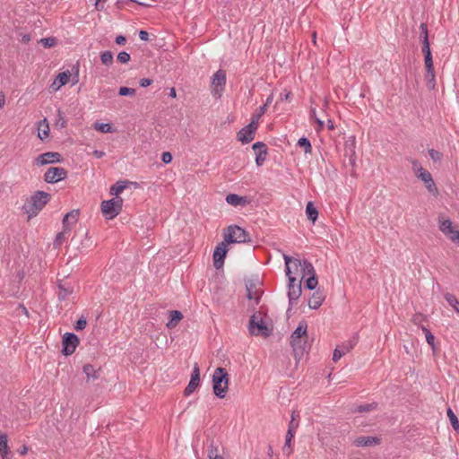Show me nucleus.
Instances as JSON below:
<instances>
[{
	"label": "nucleus",
	"mask_w": 459,
	"mask_h": 459,
	"mask_svg": "<svg viewBox=\"0 0 459 459\" xmlns=\"http://www.w3.org/2000/svg\"><path fill=\"white\" fill-rule=\"evenodd\" d=\"M51 198L50 194L44 191H36L25 201L22 211L26 215V221L30 222L43 210Z\"/></svg>",
	"instance_id": "obj_1"
},
{
	"label": "nucleus",
	"mask_w": 459,
	"mask_h": 459,
	"mask_svg": "<svg viewBox=\"0 0 459 459\" xmlns=\"http://www.w3.org/2000/svg\"><path fill=\"white\" fill-rule=\"evenodd\" d=\"M289 281H302L307 273H312V264L307 261L284 256Z\"/></svg>",
	"instance_id": "obj_2"
},
{
	"label": "nucleus",
	"mask_w": 459,
	"mask_h": 459,
	"mask_svg": "<svg viewBox=\"0 0 459 459\" xmlns=\"http://www.w3.org/2000/svg\"><path fill=\"white\" fill-rule=\"evenodd\" d=\"M212 386L213 394L220 398H226L230 391V375L225 368L218 367L212 376Z\"/></svg>",
	"instance_id": "obj_3"
},
{
	"label": "nucleus",
	"mask_w": 459,
	"mask_h": 459,
	"mask_svg": "<svg viewBox=\"0 0 459 459\" xmlns=\"http://www.w3.org/2000/svg\"><path fill=\"white\" fill-rule=\"evenodd\" d=\"M273 328L270 317L261 311L254 313L249 321V331L251 334L256 336H268Z\"/></svg>",
	"instance_id": "obj_4"
},
{
	"label": "nucleus",
	"mask_w": 459,
	"mask_h": 459,
	"mask_svg": "<svg viewBox=\"0 0 459 459\" xmlns=\"http://www.w3.org/2000/svg\"><path fill=\"white\" fill-rule=\"evenodd\" d=\"M412 171L414 176L423 184L427 191L432 195H437L438 189L432 178L431 173L425 169L420 162H412Z\"/></svg>",
	"instance_id": "obj_5"
},
{
	"label": "nucleus",
	"mask_w": 459,
	"mask_h": 459,
	"mask_svg": "<svg viewBox=\"0 0 459 459\" xmlns=\"http://www.w3.org/2000/svg\"><path fill=\"white\" fill-rule=\"evenodd\" d=\"M439 231L450 242L459 246V224L455 223L446 215H441L437 220Z\"/></svg>",
	"instance_id": "obj_6"
},
{
	"label": "nucleus",
	"mask_w": 459,
	"mask_h": 459,
	"mask_svg": "<svg viewBox=\"0 0 459 459\" xmlns=\"http://www.w3.org/2000/svg\"><path fill=\"white\" fill-rule=\"evenodd\" d=\"M123 205L124 199L109 197L101 201L100 211L104 219L112 221L122 212Z\"/></svg>",
	"instance_id": "obj_7"
},
{
	"label": "nucleus",
	"mask_w": 459,
	"mask_h": 459,
	"mask_svg": "<svg viewBox=\"0 0 459 459\" xmlns=\"http://www.w3.org/2000/svg\"><path fill=\"white\" fill-rule=\"evenodd\" d=\"M223 240L228 244H243L249 240V234L238 225H230L222 231Z\"/></svg>",
	"instance_id": "obj_8"
},
{
	"label": "nucleus",
	"mask_w": 459,
	"mask_h": 459,
	"mask_svg": "<svg viewBox=\"0 0 459 459\" xmlns=\"http://www.w3.org/2000/svg\"><path fill=\"white\" fill-rule=\"evenodd\" d=\"M64 158L61 153L57 152H47L39 154L33 160V165L37 168L57 164L63 162Z\"/></svg>",
	"instance_id": "obj_9"
},
{
	"label": "nucleus",
	"mask_w": 459,
	"mask_h": 459,
	"mask_svg": "<svg viewBox=\"0 0 459 459\" xmlns=\"http://www.w3.org/2000/svg\"><path fill=\"white\" fill-rule=\"evenodd\" d=\"M259 117H255L251 120V122L245 127H243L237 134V139L242 144H247L251 143L255 134V131L258 126Z\"/></svg>",
	"instance_id": "obj_10"
},
{
	"label": "nucleus",
	"mask_w": 459,
	"mask_h": 459,
	"mask_svg": "<svg viewBox=\"0 0 459 459\" xmlns=\"http://www.w3.org/2000/svg\"><path fill=\"white\" fill-rule=\"evenodd\" d=\"M62 354L65 357L71 356L80 344V339L73 333H65L62 335Z\"/></svg>",
	"instance_id": "obj_11"
},
{
	"label": "nucleus",
	"mask_w": 459,
	"mask_h": 459,
	"mask_svg": "<svg viewBox=\"0 0 459 459\" xmlns=\"http://www.w3.org/2000/svg\"><path fill=\"white\" fill-rule=\"evenodd\" d=\"M307 325L300 324L291 335V345L296 351H303L307 343Z\"/></svg>",
	"instance_id": "obj_12"
},
{
	"label": "nucleus",
	"mask_w": 459,
	"mask_h": 459,
	"mask_svg": "<svg viewBox=\"0 0 459 459\" xmlns=\"http://www.w3.org/2000/svg\"><path fill=\"white\" fill-rule=\"evenodd\" d=\"M226 73L222 70L217 71L212 78L211 91L214 97L220 98L225 88Z\"/></svg>",
	"instance_id": "obj_13"
},
{
	"label": "nucleus",
	"mask_w": 459,
	"mask_h": 459,
	"mask_svg": "<svg viewBox=\"0 0 459 459\" xmlns=\"http://www.w3.org/2000/svg\"><path fill=\"white\" fill-rule=\"evenodd\" d=\"M67 177V171L64 168L50 167L44 174V181L48 184L57 183Z\"/></svg>",
	"instance_id": "obj_14"
},
{
	"label": "nucleus",
	"mask_w": 459,
	"mask_h": 459,
	"mask_svg": "<svg viewBox=\"0 0 459 459\" xmlns=\"http://www.w3.org/2000/svg\"><path fill=\"white\" fill-rule=\"evenodd\" d=\"M422 52H423L424 57H425L424 63H425V68H426L427 74L430 77V80L433 81L435 79V70H434L433 59H432L431 51H430L429 43L428 40L427 34L424 37Z\"/></svg>",
	"instance_id": "obj_15"
},
{
	"label": "nucleus",
	"mask_w": 459,
	"mask_h": 459,
	"mask_svg": "<svg viewBox=\"0 0 459 459\" xmlns=\"http://www.w3.org/2000/svg\"><path fill=\"white\" fill-rule=\"evenodd\" d=\"M230 244L226 241L222 240L220 242L214 249L212 259L213 265L215 268L220 269L222 267L224 264V258L226 257L227 253L229 252Z\"/></svg>",
	"instance_id": "obj_16"
},
{
	"label": "nucleus",
	"mask_w": 459,
	"mask_h": 459,
	"mask_svg": "<svg viewBox=\"0 0 459 459\" xmlns=\"http://www.w3.org/2000/svg\"><path fill=\"white\" fill-rule=\"evenodd\" d=\"M72 78L70 70H65L58 73L49 85L51 92H57L63 86L66 85Z\"/></svg>",
	"instance_id": "obj_17"
},
{
	"label": "nucleus",
	"mask_w": 459,
	"mask_h": 459,
	"mask_svg": "<svg viewBox=\"0 0 459 459\" xmlns=\"http://www.w3.org/2000/svg\"><path fill=\"white\" fill-rule=\"evenodd\" d=\"M252 151L255 155V165L257 167L263 166L268 156L267 146L262 142H257L252 145Z\"/></svg>",
	"instance_id": "obj_18"
},
{
	"label": "nucleus",
	"mask_w": 459,
	"mask_h": 459,
	"mask_svg": "<svg viewBox=\"0 0 459 459\" xmlns=\"http://www.w3.org/2000/svg\"><path fill=\"white\" fill-rule=\"evenodd\" d=\"M82 372L85 376V381L88 384L96 382L101 374V368L91 363H85L82 366Z\"/></svg>",
	"instance_id": "obj_19"
},
{
	"label": "nucleus",
	"mask_w": 459,
	"mask_h": 459,
	"mask_svg": "<svg viewBox=\"0 0 459 459\" xmlns=\"http://www.w3.org/2000/svg\"><path fill=\"white\" fill-rule=\"evenodd\" d=\"M131 183L128 180H118L109 186L108 193L114 199H123L121 195L129 186Z\"/></svg>",
	"instance_id": "obj_20"
},
{
	"label": "nucleus",
	"mask_w": 459,
	"mask_h": 459,
	"mask_svg": "<svg viewBox=\"0 0 459 459\" xmlns=\"http://www.w3.org/2000/svg\"><path fill=\"white\" fill-rule=\"evenodd\" d=\"M226 203L233 207H246L251 204V199L246 195L229 194L226 196Z\"/></svg>",
	"instance_id": "obj_21"
},
{
	"label": "nucleus",
	"mask_w": 459,
	"mask_h": 459,
	"mask_svg": "<svg viewBox=\"0 0 459 459\" xmlns=\"http://www.w3.org/2000/svg\"><path fill=\"white\" fill-rule=\"evenodd\" d=\"M380 444V438L374 436H359L353 440L356 447H372Z\"/></svg>",
	"instance_id": "obj_22"
},
{
	"label": "nucleus",
	"mask_w": 459,
	"mask_h": 459,
	"mask_svg": "<svg viewBox=\"0 0 459 459\" xmlns=\"http://www.w3.org/2000/svg\"><path fill=\"white\" fill-rule=\"evenodd\" d=\"M302 289H301V281H289L288 285V298L290 300V304L295 303L299 298L301 296Z\"/></svg>",
	"instance_id": "obj_23"
},
{
	"label": "nucleus",
	"mask_w": 459,
	"mask_h": 459,
	"mask_svg": "<svg viewBox=\"0 0 459 459\" xmlns=\"http://www.w3.org/2000/svg\"><path fill=\"white\" fill-rule=\"evenodd\" d=\"M200 383V370L198 367H195L191 379L185 388L184 394L185 396L190 395L199 385Z\"/></svg>",
	"instance_id": "obj_24"
},
{
	"label": "nucleus",
	"mask_w": 459,
	"mask_h": 459,
	"mask_svg": "<svg viewBox=\"0 0 459 459\" xmlns=\"http://www.w3.org/2000/svg\"><path fill=\"white\" fill-rule=\"evenodd\" d=\"M50 126L47 118L40 120L37 124V136L41 140L45 141L49 137Z\"/></svg>",
	"instance_id": "obj_25"
},
{
	"label": "nucleus",
	"mask_w": 459,
	"mask_h": 459,
	"mask_svg": "<svg viewBox=\"0 0 459 459\" xmlns=\"http://www.w3.org/2000/svg\"><path fill=\"white\" fill-rule=\"evenodd\" d=\"M325 300V297L322 292L315 291L307 300V306L311 309L319 308Z\"/></svg>",
	"instance_id": "obj_26"
},
{
	"label": "nucleus",
	"mask_w": 459,
	"mask_h": 459,
	"mask_svg": "<svg viewBox=\"0 0 459 459\" xmlns=\"http://www.w3.org/2000/svg\"><path fill=\"white\" fill-rule=\"evenodd\" d=\"M247 298L249 299H254L255 301H257L259 299L260 296L263 293L262 290L258 287V284L254 281H250L247 285Z\"/></svg>",
	"instance_id": "obj_27"
},
{
	"label": "nucleus",
	"mask_w": 459,
	"mask_h": 459,
	"mask_svg": "<svg viewBox=\"0 0 459 459\" xmlns=\"http://www.w3.org/2000/svg\"><path fill=\"white\" fill-rule=\"evenodd\" d=\"M169 321L166 324V326L169 329L175 328L179 322L183 319V315L180 311L172 310L169 314Z\"/></svg>",
	"instance_id": "obj_28"
},
{
	"label": "nucleus",
	"mask_w": 459,
	"mask_h": 459,
	"mask_svg": "<svg viewBox=\"0 0 459 459\" xmlns=\"http://www.w3.org/2000/svg\"><path fill=\"white\" fill-rule=\"evenodd\" d=\"M306 213L308 220H310L313 223L316 221L318 216V211L312 202H308L307 204Z\"/></svg>",
	"instance_id": "obj_29"
},
{
	"label": "nucleus",
	"mask_w": 459,
	"mask_h": 459,
	"mask_svg": "<svg viewBox=\"0 0 459 459\" xmlns=\"http://www.w3.org/2000/svg\"><path fill=\"white\" fill-rule=\"evenodd\" d=\"M9 453L8 439L4 434L0 435V455L3 459H5Z\"/></svg>",
	"instance_id": "obj_30"
},
{
	"label": "nucleus",
	"mask_w": 459,
	"mask_h": 459,
	"mask_svg": "<svg viewBox=\"0 0 459 459\" xmlns=\"http://www.w3.org/2000/svg\"><path fill=\"white\" fill-rule=\"evenodd\" d=\"M93 127L96 131L103 134L114 133L116 131L113 126L108 123H95Z\"/></svg>",
	"instance_id": "obj_31"
},
{
	"label": "nucleus",
	"mask_w": 459,
	"mask_h": 459,
	"mask_svg": "<svg viewBox=\"0 0 459 459\" xmlns=\"http://www.w3.org/2000/svg\"><path fill=\"white\" fill-rule=\"evenodd\" d=\"M79 216V211L74 210L68 212L64 218V224L66 226H72L75 223Z\"/></svg>",
	"instance_id": "obj_32"
},
{
	"label": "nucleus",
	"mask_w": 459,
	"mask_h": 459,
	"mask_svg": "<svg viewBox=\"0 0 459 459\" xmlns=\"http://www.w3.org/2000/svg\"><path fill=\"white\" fill-rule=\"evenodd\" d=\"M307 280H306V287L309 290H314L317 285V280L315 275V270L312 266V273L306 274Z\"/></svg>",
	"instance_id": "obj_33"
},
{
	"label": "nucleus",
	"mask_w": 459,
	"mask_h": 459,
	"mask_svg": "<svg viewBox=\"0 0 459 459\" xmlns=\"http://www.w3.org/2000/svg\"><path fill=\"white\" fill-rule=\"evenodd\" d=\"M101 64L106 66H109L113 64L114 57L110 51H103L100 55Z\"/></svg>",
	"instance_id": "obj_34"
},
{
	"label": "nucleus",
	"mask_w": 459,
	"mask_h": 459,
	"mask_svg": "<svg viewBox=\"0 0 459 459\" xmlns=\"http://www.w3.org/2000/svg\"><path fill=\"white\" fill-rule=\"evenodd\" d=\"M130 3H137L139 4L144 5V6H150V4H145L143 2H138L137 0H117L116 6L122 10L129 5Z\"/></svg>",
	"instance_id": "obj_35"
},
{
	"label": "nucleus",
	"mask_w": 459,
	"mask_h": 459,
	"mask_svg": "<svg viewBox=\"0 0 459 459\" xmlns=\"http://www.w3.org/2000/svg\"><path fill=\"white\" fill-rule=\"evenodd\" d=\"M446 414L454 429L459 431V421L456 415L451 409L447 410Z\"/></svg>",
	"instance_id": "obj_36"
},
{
	"label": "nucleus",
	"mask_w": 459,
	"mask_h": 459,
	"mask_svg": "<svg viewBox=\"0 0 459 459\" xmlns=\"http://www.w3.org/2000/svg\"><path fill=\"white\" fill-rule=\"evenodd\" d=\"M39 42L45 48H51L57 45V40L54 37L41 39Z\"/></svg>",
	"instance_id": "obj_37"
},
{
	"label": "nucleus",
	"mask_w": 459,
	"mask_h": 459,
	"mask_svg": "<svg viewBox=\"0 0 459 459\" xmlns=\"http://www.w3.org/2000/svg\"><path fill=\"white\" fill-rule=\"evenodd\" d=\"M298 144L299 147L304 149L306 154H311L312 146L310 144V142L307 138H300L298 142Z\"/></svg>",
	"instance_id": "obj_38"
},
{
	"label": "nucleus",
	"mask_w": 459,
	"mask_h": 459,
	"mask_svg": "<svg viewBox=\"0 0 459 459\" xmlns=\"http://www.w3.org/2000/svg\"><path fill=\"white\" fill-rule=\"evenodd\" d=\"M119 95L120 96H134L135 90L133 88H128V87H121L119 89Z\"/></svg>",
	"instance_id": "obj_39"
},
{
	"label": "nucleus",
	"mask_w": 459,
	"mask_h": 459,
	"mask_svg": "<svg viewBox=\"0 0 459 459\" xmlns=\"http://www.w3.org/2000/svg\"><path fill=\"white\" fill-rule=\"evenodd\" d=\"M117 58L118 62L122 64H127L130 61V55L126 52H120Z\"/></svg>",
	"instance_id": "obj_40"
},
{
	"label": "nucleus",
	"mask_w": 459,
	"mask_h": 459,
	"mask_svg": "<svg viewBox=\"0 0 459 459\" xmlns=\"http://www.w3.org/2000/svg\"><path fill=\"white\" fill-rule=\"evenodd\" d=\"M429 155L433 161H439L442 158V154L435 150H429Z\"/></svg>",
	"instance_id": "obj_41"
},
{
	"label": "nucleus",
	"mask_w": 459,
	"mask_h": 459,
	"mask_svg": "<svg viewBox=\"0 0 459 459\" xmlns=\"http://www.w3.org/2000/svg\"><path fill=\"white\" fill-rule=\"evenodd\" d=\"M446 299L447 303L454 308L459 304V301L454 296L446 295Z\"/></svg>",
	"instance_id": "obj_42"
},
{
	"label": "nucleus",
	"mask_w": 459,
	"mask_h": 459,
	"mask_svg": "<svg viewBox=\"0 0 459 459\" xmlns=\"http://www.w3.org/2000/svg\"><path fill=\"white\" fill-rule=\"evenodd\" d=\"M106 0H95L94 8L96 11H102L104 9V2Z\"/></svg>",
	"instance_id": "obj_43"
},
{
	"label": "nucleus",
	"mask_w": 459,
	"mask_h": 459,
	"mask_svg": "<svg viewBox=\"0 0 459 459\" xmlns=\"http://www.w3.org/2000/svg\"><path fill=\"white\" fill-rule=\"evenodd\" d=\"M86 321L84 319H79L75 324V329L76 330H82L86 326Z\"/></svg>",
	"instance_id": "obj_44"
},
{
	"label": "nucleus",
	"mask_w": 459,
	"mask_h": 459,
	"mask_svg": "<svg viewBox=\"0 0 459 459\" xmlns=\"http://www.w3.org/2000/svg\"><path fill=\"white\" fill-rule=\"evenodd\" d=\"M6 104V94L3 91H0V109L4 108Z\"/></svg>",
	"instance_id": "obj_45"
},
{
	"label": "nucleus",
	"mask_w": 459,
	"mask_h": 459,
	"mask_svg": "<svg viewBox=\"0 0 459 459\" xmlns=\"http://www.w3.org/2000/svg\"><path fill=\"white\" fill-rule=\"evenodd\" d=\"M161 159H162V161L164 163H169L171 161V160H172V156H171V154L169 152H164L162 154V158Z\"/></svg>",
	"instance_id": "obj_46"
},
{
	"label": "nucleus",
	"mask_w": 459,
	"mask_h": 459,
	"mask_svg": "<svg viewBox=\"0 0 459 459\" xmlns=\"http://www.w3.org/2000/svg\"><path fill=\"white\" fill-rule=\"evenodd\" d=\"M342 353L341 352V351L338 349H335L333 351V360L337 361L338 359H340L342 358Z\"/></svg>",
	"instance_id": "obj_47"
},
{
	"label": "nucleus",
	"mask_w": 459,
	"mask_h": 459,
	"mask_svg": "<svg viewBox=\"0 0 459 459\" xmlns=\"http://www.w3.org/2000/svg\"><path fill=\"white\" fill-rule=\"evenodd\" d=\"M139 38L142 40L147 41V40H149V33L147 31H145V30H140Z\"/></svg>",
	"instance_id": "obj_48"
},
{
	"label": "nucleus",
	"mask_w": 459,
	"mask_h": 459,
	"mask_svg": "<svg viewBox=\"0 0 459 459\" xmlns=\"http://www.w3.org/2000/svg\"><path fill=\"white\" fill-rule=\"evenodd\" d=\"M426 340H427V342L433 346L434 345V342H435V337L430 333H428L426 334Z\"/></svg>",
	"instance_id": "obj_49"
},
{
	"label": "nucleus",
	"mask_w": 459,
	"mask_h": 459,
	"mask_svg": "<svg viewBox=\"0 0 459 459\" xmlns=\"http://www.w3.org/2000/svg\"><path fill=\"white\" fill-rule=\"evenodd\" d=\"M151 83H152V80L147 79V78L142 79L140 81V85L142 87H147V86L151 85Z\"/></svg>",
	"instance_id": "obj_50"
},
{
	"label": "nucleus",
	"mask_w": 459,
	"mask_h": 459,
	"mask_svg": "<svg viewBox=\"0 0 459 459\" xmlns=\"http://www.w3.org/2000/svg\"><path fill=\"white\" fill-rule=\"evenodd\" d=\"M126 42V38L124 36H117L116 39V43L118 45H123Z\"/></svg>",
	"instance_id": "obj_51"
},
{
	"label": "nucleus",
	"mask_w": 459,
	"mask_h": 459,
	"mask_svg": "<svg viewBox=\"0 0 459 459\" xmlns=\"http://www.w3.org/2000/svg\"><path fill=\"white\" fill-rule=\"evenodd\" d=\"M19 453L22 455H26L28 453V447L26 446H22L21 449L19 450Z\"/></svg>",
	"instance_id": "obj_52"
},
{
	"label": "nucleus",
	"mask_w": 459,
	"mask_h": 459,
	"mask_svg": "<svg viewBox=\"0 0 459 459\" xmlns=\"http://www.w3.org/2000/svg\"><path fill=\"white\" fill-rule=\"evenodd\" d=\"M327 126H328V128H329L330 130H333V129H334V125H333V121H332V120H328V122H327Z\"/></svg>",
	"instance_id": "obj_53"
},
{
	"label": "nucleus",
	"mask_w": 459,
	"mask_h": 459,
	"mask_svg": "<svg viewBox=\"0 0 459 459\" xmlns=\"http://www.w3.org/2000/svg\"><path fill=\"white\" fill-rule=\"evenodd\" d=\"M169 95H170L172 98H176V97H177V92H176L175 88H171V89H170Z\"/></svg>",
	"instance_id": "obj_54"
},
{
	"label": "nucleus",
	"mask_w": 459,
	"mask_h": 459,
	"mask_svg": "<svg viewBox=\"0 0 459 459\" xmlns=\"http://www.w3.org/2000/svg\"><path fill=\"white\" fill-rule=\"evenodd\" d=\"M316 122L317 123L319 129H321L324 126V122L321 119L316 118Z\"/></svg>",
	"instance_id": "obj_55"
},
{
	"label": "nucleus",
	"mask_w": 459,
	"mask_h": 459,
	"mask_svg": "<svg viewBox=\"0 0 459 459\" xmlns=\"http://www.w3.org/2000/svg\"><path fill=\"white\" fill-rule=\"evenodd\" d=\"M211 459H224L222 455H219L217 452L214 456H211Z\"/></svg>",
	"instance_id": "obj_56"
},
{
	"label": "nucleus",
	"mask_w": 459,
	"mask_h": 459,
	"mask_svg": "<svg viewBox=\"0 0 459 459\" xmlns=\"http://www.w3.org/2000/svg\"><path fill=\"white\" fill-rule=\"evenodd\" d=\"M95 154L97 155V157H101L102 156V153H98V152H95Z\"/></svg>",
	"instance_id": "obj_57"
},
{
	"label": "nucleus",
	"mask_w": 459,
	"mask_h": 459,
	"mask_svg": "<svg viewBox=\"0 0 459 459\" xmlns=\"http://www.w3.org/2000/svg\"><path fill=\"white\" fill-rule=\"evenodd\" d=\"M95 154L97 155V157H101L102 156V153H98V152H95Z\"/></svg>",
	"instance_id": "obj_58"
},
{
	"label": "nucleus",
	"mask_w": 459,
	"mask_h": 459,
	"mask_svg": "<svg viewBox=\"0 0 459 459\" xmlns=\"http://www.w3.org/2000/svg\"><path fill=\"white\" fill-rule=\"evenodd\" d=\"M95 154L97 155V157H101L102 156V153H98V152H95Z\"/></svg>",
	"instance_id": "obj_59"
}]
</instances>
